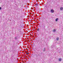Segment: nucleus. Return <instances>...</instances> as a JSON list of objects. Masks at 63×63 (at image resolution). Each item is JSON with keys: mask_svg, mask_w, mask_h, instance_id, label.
I'll list each match as a JSON object with an SVG mask.
<instances>
[{"mask_svg": "<svg viewBox=\"0 0 63 63\" xmlns=\"http://www.w3.org/2000/svg\"><path fill=\"white\" fill-rule=\"evenodd\" d=\"M50 12L51 13H53L54 12V10L53 9H51V10L50 11Z\"/></svg>", "mask_w": 63, "mask_h": 63, "instance_id": "1", "label": "nucleus"}, {"mask_svg": "<svg viewBox=\"0 0 63 63\" xmlns=\"http://www.w3.org/2000/svg\"><path fill=\"white\" fill-rule=\"evenodd\" d=\"M60 9L61 11H62V10H63V7H61L60 8Z\"/></svg>", "mask_w": 63, "mask_h": 63, "instance_id": "2", "label": "nucleus"}, {"mask_svg": "<svg viewBox=\"0 0 63 63\" xmlns=\"http://www.w3.org/2000/svg\"><path fill=\"white\" fill-rule=\"evenodd\" d=\"M45 27V26L43 25L42 26V28H44Z\"/></svg>", "mask_w": 63, "mask_h": 63, "instance_id": "3", "label": "nucleus"}, {"mask_svg": "<svg viewBox=\"0 0 63 63\" xmlns=\"http://www.w3.org/2000/svg\"><path fill=\"white\" fill-rule=\"evenodd\" d=\"M38 5V3H37L35 4V6H37Z\"/></svg>", "mask_w": 63, "mask_h": 63, "instance_id": "4", "label": "nucleus"}, {"mask_svg": "<svg viewBox=\"0 0 63 63\" xmlns=\"http://www.w3.org/2000/svg\"><path fill=\"white\" fill-rule=\"evenodd\" d=\"M56 31V30L55 29H54L53 30V32H55Z\"/></svg>", "mask_w": 63, "mask_h": 63, "instance_id": "5", "label": "nucleus"}, {"mask_svg": "<svg viewBox=\"0 0 63 63\" xmlns=\"http://www.w3.org/2000/svg\"><path fill=\"white\" fill-rule=\"evenodd\" d=\"M59 61H61V58H60L59 59Z\"/></svg>", "mask_w": 63, "mask_h": 63, "instance_id": "6", "label": "nucleus"}, {"mask_svg": "<svg viewBox=\"0 0 63 63\" xmlns=\"http://www.w3.org/2000/svg\"><path fill=\"white\" fill-rule=\"evenodd\" d=\"M56 40L57 41H58L59 40V38L57 37V38Z\"/></svg>", "mask_w": 63, "mask_h": 63, "instance_id": "7", "label": "nucleus"}, {"mask_svg": "<svg viewBox=\"0 0 63 63\" xmlns=\"http://www.w3.org/2000/svg\"><path fill=\"white\" fill-rule=\"evenodd\" d=\"M58 18H57L56 19V21H57L58 20Z\"/></svg>", "mask_w": 63, "mask_h": 63, "instance_id": "8", "label": "nucleus"}, {"mask_svg": "<svg viewBox=\"0 0 63 63\" xmlns=\"http://www.w3.org/2000/svg\"><path fill=\"white\" fill-rule=\"evenodd\" d=\"M46 51V49H45V48H44V50H43V51Z\"/></svg>", "mask_w": 63, "mask_h": 63, "instance_id": "9", "label": "nucleus"}, {"mask_svg": "<svg viewBox=\"0 0 63 63\" xmlns=\"http://www.w3.org/2000/svg\"><path fill=\"white\" fill-rule=\"evenodd\" d=\"M15 40H17V38L16 37L15 38Z\"/></svg>", "mask_w": 63, "mask_h": 63, "instance_id": "10", "label": "nucleus"}, {"mask_svg": "<svg viewBox=\"0 0 63 63\" xmlns=\"http://www.w3.org/2000/svg\"><path fill=\"white\" fill-rule=\"evenodd\" d=\"M37 30V31H39V29H38Z\"/></svg>", "mask_w": 63, "mask_h": 63, "instance_id": "11", "label": "nucleus"}, {"mask_svg": "<svg viewBox=\"0 0 63 63\" xmlns=\"http://www.w3.org/2000/svg\"><path fill=\"white\" fill-rule=\"evenodd\" d=\"M26 54H29V53H26Z\"/></svg>", "mask_w": 63, "mask_h": 63, "instance_id": "12", "label": "nucleus"}, {"mask_svg": "<svg viewBox=\"0 0 63 63\" xmlns=\"http://www.w3.org/2000/svg\"><path fill=\"white\" fill-rule=\"evenodd\" d=\"M1 9V7H0V10Z\"/></svg>", "mask_w": 63, "mask_h": 63, "instance_id": "13", "label": "nucleus"}, {"mask_svg": "<svg viewBox=\"0 0 63 63\" xmlns=\"http://www.w3.org/2000/svg\"><path fill=\"white\" fill-rule=\"evenodd\" d=\"M37 0H37L36 1H37Z\"/></svg>", "mask_w": 63, "mask_h": 63, "instance_id": "14", "label": "nucleus"}]
</instances>
